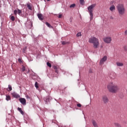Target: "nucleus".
<instances>
[{"label":"nucleus","mask_w":127,"mask_h":127,"mask_svg":"<svg viewBox=\"0 0 127 127\" xmlns=\"http://www.w3.org/2000/svg\"><path fill=\"white\" fill-rule=\"evenodd\" d=\"M107 88L111 93H117L120 90V87L113 82L109 84L107 86Z\"/></svg>","instance_id":"f257e3e1"},{"label":"nucleus","mask_w":127,"mask_h":127,"mask_svg":"<svg viewBox=\"0 0 127 127\" xmlns=\"http://www.w3.org/2000/svg\"><path fill=\"white\" fill-rule=\"evenodd\" d=\"M88 42L93 44V47L95 48V49L98 48L99 46H100V41L99 40V39L95 37L90 38L88 40Z\"/></svg>","instance_id":"f03ea898"},{"label":"nucleus","mask_w":127,"mask_h":127,"mask_svg":"<svg viewBox=\"0 0 127 127\" xmlns=\"http://www.w3.org/2000/svg\"><path fill=\"white\" fill-rule=\"evenodd\" d=\"M117 9L119 15H124L126 13V7L123 3L118 4L117 6Z\"/></svg>","instance_id":"7ed1b4c3"},{"label":"nucleus","mask_w":127,"mask_h":127,"mask_svg":"<svg viewBox=\"0 0 127 127\" xmlns=\"http://www.w3.org/2000/svg\"><path fill=\"white\" fill-rule=\"evenodd\" d=\"M96 7V4H92L87 7L88 12L89 13L90 15V20H93V16H94V14L93 13V11L94 10V8Z\"/></svg>","instance_id":"20e7f679"},{"label":"nucleus","mask_w":127,"mask_h":127,"mask_svg":"<svg viewBox=\"0 0 127 127\" xmlns=\"http://www.w3.org/2000/svg\"><path fill=\"white\" fill-rule=\"evenodd\" d=\"M103 41L105 42V43H111L112 42V38L111 37H106L103 38Z\"/></svg>","instance_id":"39448f33"},{"label":"nucleus","mask_w":127,"mask_h":127,"mask_svg":"<svg viewBox=\"0 0 127 127\" xmlns=\"http://www.w3.org/2000/svg\"><path fill=\"white\" fill-rule=\"evenodd\" d=\"M108 57L105 56L100 61V65H103L105 62H106V60H107Z\"/></svg>","instance_id":"423d86ee"},{"label":"nucleus","mask_w":127,"mask_h":127,"mask_svg":"<svg viewBox=\"0 0 127 127\" xmlns=\"http://www.w3.org/2000/svg\"><path fill=\"white\" fill-rule=\"evenodd\" d=\"M19 101L22 105H26V100L25 98H19Z\"/></svg>","instance_id":"0eeeda50"},{"label":"nucleus","mask_w":127,"mask_h":127,"mask_svg":"<svg viewBox=\"0 0 127 127\" xmlns=\"http://www.w3.org/2000/svg\"><path fill=\"white\" fill-rule=\"evenodd\" d=\"M12 97H13L14 98H16V99H18V98H20V96L18 94H17V93H15V92H13L11 94Z\"/></svg>","instance_id":"6e6552de"},{"label":"nucleus","mask_w":127,"mask_h":127,"mask_svg":"<svg viewBox=\"0 0 127 127\" xmlns=\"http://www.w3.org/2000/svg\"><path fill=\"white\" fill-rule=\"evenodd\" d=\"M37 16L40 20H43V19H44V16H43V15L41 13H38Z\"/></svg>","instance_id":"1a4fd4ad"},{"label":"nucleus","mask_w":127,"mask_h":127,"mask_svg":"<svg viewBox=\"0 0 127 127\" xmlns=\"http://www.w3.org/2000/svg\"><path fill=\"white\" fill-rule=\"evenodd\" d=\"M102 100L105 104H106V103H108V102H109V99H108V97H107V96H103Z\"/></svg>","instance_id":"9d476101"},{"label":"nucleus","mask_w":127,"mask_h":127,"mask_svg":"<svg viewBox=\"0 0 127 127\" xmlns=\"http://www.w3.org/2000/svg\"><path fill=\"white\" fill-rule=\"evenodd\" d=\"M27 6L28 8V9H30V10H32V7H31V6H32V4H31L29 2L27 3Z\"/></svg>","instance_id":"9b49d317"},{"label":"nucleus","mask_w":127,"mask_h":127,"mask_svg":"<svg viewBox=\"0 0 127 127\" xmlns=\"http://www.w3.org/2000/svg\"><path fill=\"white\" fill-rule=\"evenodd\" d=\"M110 10L111 11H113L114 10H116V6L114 5H112L110 7Z\"/></svg>","instance_id":"f8f14e48"},{"label":"nucleus","mask_w":127,"mask_h":127,"mask_svg":"<svg viewBox=\"0 0 127 127\" xmlns=\"http://www.w3.org/2000/svg\"><path fill=\"white\" fill-rule=\"evenodd\" d=\"M92 124L94 127H98V124H97V122L95 120L92 121Z\"/></svg>","instance_id":"ddd939ff"},{"label":"nucleus","mask_w":127,"mask_h":127,"mask_svg":"<svg viewBox=\"0 0 127 127\" xmlns=\"http://www.w3.org/2000/svg\"><path fill=\"white\" fill-rule=\"evenodd\" d=\"M17 110H18V111L20 112V114H21V115H24V112H23L22 110H21V108L18 107L17 108Z\"/></svg>","instance_id":"4468645a"},{"label":"nucleus","mask_w":127,"mask_h":127,"mask_svg":"<svg viewBox=\"0 0 127 127\" xmlns=\"http://www.w3.org/2000/svg\"><path fill=\"white\" fill-rule=\"evenodd\" d=\"M116 64H117V66H118L119 67L124 66V64H123L122 63L117 62L116 63Z\"/></svg>","instance_id":"2eb2a0df"},{"label":"nucleus","mask_w":127,"mask_h":127,"mask_svg":"<svg viewBox=\"0 0 127 127\" xmlns=\"http://www.w3.org/2000/svg\"><path fill=\"white\" fill-rule=\"evenodd\" d=\"M8 89H7V90L8 92H10V91H11L12 90V87H11V85H8Z\"/></svg>","instance_id":"dca6fc26"},{"label":"nucleus","mask_w":127,"mask_h":127,"mask_svg":"<svg viewBox=\"0 0 127 127\" xmlns=\"http://www.w3.org/2000/svg\"><path fill=\"white\" fill-rule=\"evenodd\" d=\"M50 99V96H48V97H46L45 100V102L46 103H47L48 102H49Z\"/></svg>","instance_id":"f3484780"},{"label":"nucleus","mask_w":127,"mask_h":127,"mask_svg":"<svg viewBox=\"0 0 127 127\" xmlns=\"http://www.w3.org/2000/svg\"><path fill=\"white\" fill-rule=\"evenodd\" d=\"M35 87L36 88L37 90H38V88H39V86H38V83L37 82H35Z\"/></svg>","instance_id":"a211bd4d"},{"label":"nucleus","mask_w":127,"mask_h":127,"mask_svg":"<svg viewBox=\"0 0 127 127\" xmlns=\"http://www.w3.org/2000/svg\"><path fill=\"white\" fill-rule=\"evenodd\" d=\"M54 69H55V70H56L55 72L56 73H58V67L56 66H54Z\"/></svg>","instance_id":"6ab92c4d"},{"label":"nucleus","mask_w":127,"mask_h":127,"mask_svg":"<svg viewBox=\"0 0 127 127\" xmlns=\"http://www.w3.org/2000/svg\"><path fill=\"white\" fill-rule=\"evenodd\" d=\"M45 24H46V25L48 27H50V28H51L52 27V26H51V25H50V24H49V23L46 22L45 23Z\"/></svg>","instance_id":"aec40b11"},{"label":"nucleus","mask_w":127,"mask_h":127,"mask_svg":"<svg viewBox=\"0 0 127 127\" xmlns=\"http://www.w3.org/2000/svg\"><path fill=\"white\" fill-rule=\"evenodd\" d=\"M10 96H9V95H7L6 96V101H9V100H10Z\"/></svg>","instance_id":"412c9836"},{"label":"nucleus","mask_w":127,"mask_h":127,"mask_svg":"<svg viewBox=\"0 0 127 127\" xmlns=\"http://www.w3.org/2000/svg\"><path fill=\"white\" fill-rule=\"evenodd\" d=\"M114 125H115V127H122L121 125L120 124H119V123H115Z\"/></svg>","instance_id":"4be33fe9"},{"label":"nucleus","mask_w":127,"mask_h":127,"mask_svg":"<svg viewBox=\"0 0 127 127\" xmlns=\"http://www.w3.org/2000/svg\"><path fill=\"white\" fill-rule=\"evenodd\" d=\"M22 12V11H21V10L17 9V13L19 15H20V13H21Z\"/></svg>","instance_id":"5701e85b"},{"label":"nucleus","mask_w":127,"mask_h":127,"mask_svg":"<svg viewBox=\"0 0 127 127\" xmlns=\"http://www.w3.org/2000/svg\"><path fill=\"white\" fill-rule=\"evenodd\" d=\"M75 6H76V4L73 3V4H71L70 6H69V7L70 8H74Z\"/></svg>","instance_id":"b1692460"},{"label":"nucleus","mask_w":127,"mask_h":127,"mask_svg":"<svg viewBox=\"0 0 127 127\" xmlns=\"http://www.w3.org/2000/svg\"><path fill=\"white\" fill-rule=\"evenodd\" d=\"M80 4L83 5L85 3V1H84V0H80Z\"/></svg>","instance_id":"393cba45"},{"label":"nucleus","mask_w":127,"mask_h":127,"mask_svg":"<svg viewBox=\"0 0 127 127\" xmlns=\"http://www.w3.org/2000/svg\"><path fill=\"white\" fill-rule=\"evenodd\" d=\"M26 49H27V47H25L23 49V52L24 53H26Z\"/></svg>","instance_id":"a878e982"},{"label":"nucleus","mask_w":127,"mask_h":127,"mask_svg":"<svg viewBox=\"0 0 127 127\" xmlns=\"http://www.w3.org/2000/svg\"><path fill=\"white\" fill-rule=\"evenodd\" d=\"M62 44L63 45H66V44H68V42H65V41H63V42H62Z\"/></svg>","instance_id":"bb28decb"},{"label":"nucleus","mask_w":127,"mask_h":127,"mask_svg":"<svg viewBox=\"0 0 127 127\" xmlns=\"http://www.w3.org/2000/svg\"><path fill=\"white\" fill-rule=\"evenodd\" d=\"M10 19H11V20H12V21H14V20L15 19V17H14V16H11Z\"/></svg>","instance_id":"cd10ccee"},{"label":"nucleus","mask_w":127,"mask_h":127,"mask_svg":"<svg viewBox=\"0 0 127 127\" xmlns=\"http://www.w3.org/2000/svg\"><path fill=\"white\" fill-rule=\"evenodd\" d=\"M47 66L50 67V68H51L52 65H51V64H50L49 62L47 63Z\"/></svg>","instance_id":"c85d7f7f"},{"label":"nucleus","mask_w":127,"mask_h":127,"mask_svg":"<svg viewBox=\"0 0 127 127\" xmlns=\"http://www.w3.org/2000/svg\"><path fill=\"white\" fill-rule=\"evenodd\" d=\"M18 61L20 64L23 63V61H22V60L21 59H18Z\"/></svg>","instance_id":"c756f323"},{"label":"nucleus","mask_w":127,"mask_h":127,"mask_svg":"<svg viewBox=\"0 0 127 127\" xmlns=\"http://www.w3.org/2000/svg\"><path fill=\"white\" fill-rule=\"evenodd\" d=\"M76 36L77 37H79L80 36H82V34H81V33H78L77 34H76Z\"/></svg>","instance_id":"7c9ffc66"},{"label":"nucleus","mask_w":127,"mask_h":127,"mask_svg":"<svg viewBox=\"0 0 127 127\" xmlns=\"http://www.w3.org/2000/svg\"><path fill=\"white\" fill-rule=\"evenodd\" d=\"M115 3H116V1L115 0L111 1V4H115Z\"/></svg>","instance_id":"2f4dec72"},{"label":"nucleus","mask_w":127,"mask_h":127,"mask_svg":"<svg viewBox=\"0 0 127 127\" xmlns=\"http://www.w3.org/2000/svg\"><path fill=\"white\" fill-rule=\"evenodd\" d=\"M22 71L23 72H24V71H25V67L24 66H23V67H22Z\"/></svg>","instance_id":"473e14b6"},{"label":"nucleus","mask_w":127,"mask_h":127,"mask_svg":"<svg viewBox=\"0 0 127 127\" xmlns=\"http://www.w3.org/2000/svg\"><path fill=\"white\" fill-rule=\"evenodd\" d=\"M14 14H15V15H17V10H14Z\"/></svg>","instance_id":"72a5a7b5"},{"label":"nucleus","mask_w":127,"mask_h":127,"mask_svg":"<svg viewBox=\"0 0 127 127\" xmlns=\"http://www.w3.org/2000/svg\"><path fill=\"white\" fill-rule=\"evenodd\" d=\"M77 107H78V108H81V107H82V105H81V104H77Z\"/></svg>","instance_id":"f704fd0d"},{"label":"nucleus","mask_w":127,"mask_h":127,"mask_svg":"<svg viewBox=\"0 0 127 127\" xmlns=\"http://www.w3.org/2000/svg\"><path fill=\"white\" fill-rule=\"evenodd\" d=\"M58 17L59 18H61V17H62V14H59Z\"/></svg>","instance_id":"c9c22d12"},{"label":"nucleus","mask_w":127,"mask_h":127,"mask_svg":"<svg viewBox=\"0 0 127 127\" xmlns=\"http://www.w3.org/2000/svg\"><path fill=\"white\" fill-rule=\"evenodd\" d=\"M125 35H127V30L125 31Z\"/></svg>","instance_id":"e433bc0d"},{"label":"nucleus","mask_w":127,"mask_h":127,"mask_svg":"<svg viewBox=\"0 0 127 127\" xmlns=\"http://www.w3.org/2000/svg\"><path fill=\"white\" fill-rule=\"evenodd\" d=\"M110 19H114V17L111 16L110 17Z\"/></svg>","instance_id":"4c0bfd02"},{"label":"nucleus","mask_w":127,"mask_h":127,"mask_svg":"<svg viewBox=\"0 0 127 127\" xmlns=\"http://www.w3.org/2000/svg\"><path fill=\"white\" fill-rule=\"evenodd\" d=\"M70 22H72V20L71 19H70Z\"/></svg>","instance_id":"58836bf2"},{"label":"nucleus","mask_w":127,"mask_h":127,"mask_svg":"<svg viewBox=\"0 0 127 127\" xmlns=\"http://www.w3.org/2000/svg\"><path fill=\"white\" fill-rule=\"evenodd\" d=\"M89 72H90V73H92V71L91 70L89 71Z\"/></svg>","instance_id":"ea45409f"},{"label":"nucleus","mask_w":127,"mask_h":127,"mask_svg":"<svg viewBox=\"0 0 127 127\" xmlns=\"http://www.w3.org/2000/svg\"><path fill=\"white\" fill-rule=\"evenodd\" d=\"M124 49H125V50H127L126 49V47L124 48Z\"/></svg>","instance_id":"a19ab883"},{"label":"nucleus","mask_w":127,"mask_h":127,"mask_svg":"<svg viewBox=\"0 0 127 127\" xmlns=\"http://www.w3.org/2000/svg\"><path fill=\"white\" fill-rule=\"evenodd\" d=\"M101 48H103V46H101Z\"/></svg>","instance_id":"79ce46f5"},{"label":"nucleus","mask_w":127,"mask_h":127,"mask_svg":"<svg viewBox=\"0 0 127 127\" xmlns=\"http://www.w3.org/2000/svg\"><path fill=\"white\" fill-rule=\"evenodd\" d=\"M50 0H47L48 1H50Z\"/></svg>","instance_id":"37998d69"}]
</instances>
